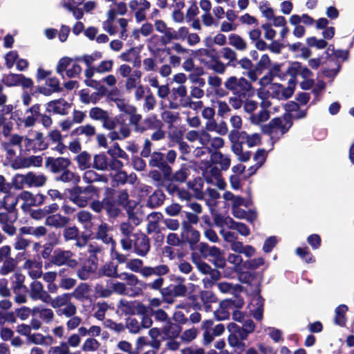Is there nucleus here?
Wrapping results in <instances>:
<instances>
[{
  "mask_svg": "<svg viewBox=\"0 0 354 354\" xmlns=\"http://www.w3.org/2000/svg\"><path fill=\"white\" fill-rule=\"evenodd\" d=\"M116 190L111 187H104L103 198L93 201L91 209L95 213L104 211L109 218H116L122 212L120 207L128 213L132 212L133 207L130 205L131 201L127 189H121L116 196Z\"/></svg>",
  "mask_w": 354,
  "mask_h": 354,
  "instance_id": "f257e3e1",
  "label": "nucleus"
},
{
  "mask_svg": "<svg viewBox=\"0 0 354 354\" xmlns=\"http://www.w3.org/2000/svg\"><path fill=\"white\" fill-rule=\"evenodd\" d=\"M227 90L232 92L236 97L230 98V104L234 109L241 107L243 99L254 95V89L252 84L245 77L237 78L236 76H231L227 79L225 84Z\"/></svg>",
  "mask_w": 354,
  "mask_h": 354,
  "instance_id": "f03ea898",
  "label": "nucleus"
},
{
  "mask_svg": "<svg viewBox=\"0 0 354 354\" xmlns=\"http://www.w3.org/2000/svg\"><path fill=\"white\" fill-rule=\"evenodd\" d=\"M69 198L80 207L89 206L91 209V204L93 201H99L100 188L93 185H88L84 187L75 185L68 189Z\"/></svg>",
  "mask_w": 354,
  "mask_h": 354,
  "instance_id": "7ed1b4c3",
  "label": "nucleus"
},
{
  "mask_svg": "<svg viewBox=\"0 0 354 354\" xmlns=\"http://www.w3.org/2000/svg\"><path fill=\"white\" fill-rule=\"evenodd\" d=\"M120 243L124 250L133 248V252L140 257H145L151 248L149 237L140 231L135 232L128 240L121 239Z\"/></svg>",
  "mask_w": 354,
  "mask_h": 354,
  "instance_id": "20e7f679",
  "label": "nucleus"
},
{
  "mask_svg": "<svg viewBox=\"0 0 354 354\" xmlns=\"http://www.w3.org/2000/svg\"><path fill=\"white\" fill-rule=\"evenodd\" d=\"M192 259L193 263L196 266L199 272L203 274H209L210 279L204 278L203 281L206 288L212 286L214 282L221 278V273L218 268H212L207 263L201 260V257L197 254L192 253Z\"/></svg>",
  "mask_w": 354,
  "mask_h": 354,
  "instance_id": "39448f33",
  "label": "nucleus"
},
{
  "mask_svg": "<svg viewBox=\"0 0 354 354\" xmlns=\"http://www.w3.org/2000/svg\"><path fill=\"white\" fill-rule=\"evenodd\" d=\"M292 118L294 117L291 113H284L283 120L285 121V124H283V120L281 118H274L272 119L268 124L262 126V132L266 135H271L274 129H279L281 133L284 134L287 133L292 126Z\"/></svg>",
  "mask_w": 354,
  "mask_h": 354,
  "instance_id": "423d86ee",
  "label": "nucleus"
},
{
  "mask_svg": "<svg viewBox=\"0 0 354 354\" xmlns=\"http://www.w3.org/2000/svg\"><path fill=\"white\" fill-rule=\"evenodd\" d=\"M73 254L70 250H62L57 248L54 250L53 254L50 259V262L54 265L61 266L66 265L71 268H75L77 266V261L73 259Z\"/></svg>",
  "mask_w": 354,
  "mask_h": 354,
  "instance_id": "0eeeda50",
  "label": "nucleus"
},
{
  "mask_svg": "<svg viewBox=\"0 0 354 354\" xmlns=\"http://www.w3.org/2000/svg\"><path fill=\"white\" fill-rule=\"evenodd\" d=\"M164 283V279L162 277H158L151 283H147L145 286V288L159 290L162 295V301L167 304H172L174 302V298L170 284L165 287L162 288Z\"/></svg>",
  "mask_w": 354,
  "mask_h": 354,
  "instance_id": "6e6552de",
  "label": "nucleus"
},
{
  "mask_svg": "<svg viewBox=\"0 0 354 354\" xmlns=\"http://www.w3.org/2000/svg\"><path fill=\"white\" fill-rule=\"evenodd\" d=\"M17 178H21V184L26 183L28 186L41 187L46 181V177L44 175H35L32 172H28L26 175H17L13 180V184L17 189H22V185H18Z\"/></svg>",
  "mask_w": 354,
  "mask_h": 354,
  "instance_id": "1a4fd4ad",
  "label": "nucleus"
},
{
  "mask_svg": "<svg viewBox=\"0 0 354 354\" xmlns=\"http://www.w3.org/2000/svg\"><path fill=\"white\" fill-rule=\"evenodd\" d=\"M72 162L70 158L64 157L54 158L48 156L46 158L45 166L54 174L59 173L68 168Z\"/></svg>",
  "mask_w": 354,
  "mask_h": 354,
  "instance_id": "9d476101",
  "label": "nucleus"
},
{
  "mask_svg": "<svg viewBox=\"0 0 354 354\" xmlns=\"http://www.w3.org/2000/svg\"><path fill=\"white\" fill-rule=\"evenodd\" d=\"M149 165L151 167H157L162 172L163 177L169 176L171 167L165 160V154L162 152L154 151L150 156Z\"/></svg>",
  "mask_w": 354,
  "mask_h": 354,
  "instance_id": "9b49d317",
  "label": "nucleus"
},
{
  "mask_svg": "<svg viewBox=\"0 0 354 354\" xmlns=\"http://www.w3.org/2000/svg\"><path fill=\"white\" fill-rule=\"evenodd\" d=\"M71 107V104L64 98L53 100L46 103V112L48 113H55L62 115L68 114V109Z\"/></svg>",
  "mask_w": 354,
  "mask_h": 354,
  "instance_id": "f8f14e48",
  "label": "nucleus"
},
{
  "mask_svg": "<svg viewBox=\"0 0 354 354\" xmlns=\"http://www.w3.org/2000/svg\"><path fill=\"white\" fill-rule=\"evenodd\" d=\"M46 84L49 88L44 86H37L36 87V92L45 96H49L53 93H59L63 90L60 86L59 80L56 77H48L46 80Z\"/></svg>",
  "mask_w": 354,
  "mask_h": 354,
  "instance_id": "ddd939ff",
  "label": "nucleus"
},
{
  "mask_svg": "<svg viewBox=\"0 0 354 354\" xmlns=\"http://www.w3.org/2000/svg\"><path fill=\"white\" fill-rule=\"evenodd\" d=\"M162 127L163 123L158 118L157 115L152 114L144 119L140 127H137V131L142 133L148 129H162Z\"/></svg>",
  "mask_w": 354,
  "mask_h": 354,
  "instance_id": "4468645a",
  "label": "nucleus"
},
{
  "mask_svg": "<svg viewBox=\"0 0 354 354\" xmlns=\"http://www.w3.org/2000/svg\"><path fill=\"white\" fill-rule=\"evenodd\" d=\"M169 272V268L167 265H158L155 267L145 266L142 270V275L145 277H149L152 275H156L162 277Z\"/></svg>",
  "mask_w": 354,
  "mask_h": 354,
  "instance_id": "2eb2a0df",
  "label": "nucleus"
},
{
  "mask_svg": "<svg viewBox=\"0 0 354 354\" xmlns=\"http://www.w3.org/2000/svg\"><path fill=\"white\" fill-rule=\"evenodd\" d=\"M211 259H209L216 268H223L226 265V259L223 252L216 246L213 245V248L210 250Z\"/></svg>",
  "mask_w": 354,
  "mask_h": 354,
  "instance_id": "dca6fc26",
  "label": "nucleus"
},
{
  "mask_svg": "<svg viewBox=\"0 0 354 354\" xmlns=\"http://www.w3.org/2000/svg\"><path fill=\"white\" fill-rule=\"evenodd\" d=\"M109 160L107 153L101 152L93 156L92 168L98 171H108L109 165Z\"/></svg>",
  "mask_w": 354,
  "mask_h": 354,
  "instance_id": "f3484780",
  "label": "nucleus"
},
{
  "mask_svg": "<svg viewBox=\"0 0 354 354\" xmlns=\"http://www.w3.org/2000/svg\"><path fill=\"white\" fill-rule=\"evenodd\" d=\"M201 62L208 68L212 69L218 74H223L226 70L227 64H223L218 55L214 56L213 59L206 60L204 58L201 59Z\"/></svg>",
  "mask_w": 354,
  "mask_h": 354,
  "instance_id": "a211bd4d",
  "label": "nucleus"
},
{
  "mask_svg": "<svg viewBox=\"0 0 354 354\" xmlns=\"http://www.w3.org/2000/svg\"><path fill=\"white\" fill-rule=\"evenodd\" d=\"M301 69V63L297 61L288 62V66L286 68V73L287 77L290 76L288 80L289 84L296 85L297 77L299 75Z\"/></svg>",
  "mask_w": 354,
  "mask_h": 354,
  "instance_id": "6ab92c4d",
  "label": "nucleus"
},
{
  "mask_svg": "<svg viewBox=\"0 0 354 354\" xmlns=\"http://www.w3.org/2000/svg\"><path fill=\"white\" fill-rule=\"evenodd\" d=\"M70 221V219L59 214L48 216L46 218L45 224L57 228L64 227Z\"/></svg>",
  "mask_w": 354,
  "mask_h": 354,
  "instance_id": "aec40b11",
  "label": "nucleus"
},
{
  "mask_svg": "<svg viewBox=\"0 0 354 354\" xmlns=\"http://www.w3.org/2000/svg\"><path fill=\"white\" fill-rule=\"evenodd\" d=\"M210 160L213 164L219 165L221 169L224 171L229 169L231 163L230 158L218 151H215L211 154Z\"/></svg>",
  "mask_w": 354,
  "mask_h": 354,
  "instance_id": "412c9836",
  "label": "nucleus"
},
{
  "mask_svg": "<svg viewBox=\"0 0 354 354\" xmlns=\"http://www.w3.org/2000/svg\"><path fill=\"white\" fill-rule=\"evenodd\" d=\"M188 175L189 170L185 165H183V167H182L180 169L176 171L174 174H172V169L171 168L169 176L163 178L165 180H168L169 182H176L181 183L186 181Z\"/></svg>",
  "mask_w": 354,
  "mask_h": 354,
  "instance_id": "4be33fe9",
  "label": "nucleus"
},
{
  "mask_svg": "<svg viewBox=\"0 0 354 354\" xmlns=\"http://www.w3.org/2000/svg\"><path fill=\"white\" fill-rule=\"evenodd\" d=\"M181 329L179 324L172 323L171 320H168L167 324L162 328V333L166 338L173 339L178 337Z\"/></svg>",
  "mask_w": 354,
  "mask_h": 354,
  "instance_id": "5701e85b",
  "label": "nucleus"
},
{
  "mask_svg": "<svg viewBox=\"0 0 354 354\" xmlns=\"http://www.w3.org/2000/svg\"><path fill=\"white\" fill-rule=\"evenodd\" d=\"M74 160L77 162V167L80 170H86L92 167L91 163V156L86 151H83L80 152L75 158Z\"/></svg>",
  "mask_w": 354,
  "mask_h": 354,
  "instance_id": "b1692460",
  "label": "nucleus"
},
{
  "mask_svg": "<svg viewBox=\"0 0 354 354\" xmlns=\"http://www.w3.org/2000/svg\"><path fill=\"white\" fill-rule=\"evenodd\" d=\"M203 180L201 177L195 178L193 180L187 182V185L189 189H192L194 193L196 198L201 200L204 197L202 189L203 187Z\"/></svg>",
  "mask_w": 354,
  "mask_h": 354,
  "instance_id": "393cba45",
  "label": "nucleus"
},
{
  "mask_svg": "<svg viewBox=\"0 0 354 354\" xmlns=\"http://www.w3.org/2000/svg\"><path fill=\"white\" fill-rule=\"evenodd\" d=\"M83 180L88 185H92L96 182L107 183L108 178L105 174H99L93 170H87L83 175Z\"/></svg>",
  "mask_w": 354,
  "mask_h": 354,
  "instance_id": "a878e982",
  "label": "nucleus"
},
{
  "mask_svg": "<svg viewBox=\"0 0 354 354\" xmlns=\"http://www.w3.org/2000/svg\"><path fill=\"white\" fill-rule=\"evenodd\" d=\"M118 264L109 261L102 266L98 270L99 276H106L110 278H118Z\"/></svg>",
  "mask_w": 354,
  "mask_h": 354,
  "instance_id": "bb28decb",
  "label": "nucleus"
},
{
  "mask_svg": "<svg viewBox=\"0 0 354 354\" xmlns=\"http://www.w3.org/2000/svg\"><path fill=\"white\" fill-rule=\"evenodd\" d=\"M18 203V198L12 194L6 195L3 200L0 201V209L3 208L6 211L11 212H17L16 206Z\"/></svg>",
  "mask_w": 354,
  "mask_h": 354,
  "instance_id": "cd10ccee",
  "label": "nucleus"
},
{
  "mask_svg": "<svg viewBox=\"0 0 354 354\" xmlns=\"http://www.w3.org/2000/svg\"><path fill=\"white\" fill-rule=\"evenodd\" d=\"M59 176L57 177V180H60L63 183H71L77 185L80 182V176L78 174L73 172L68 169H65L62 171Z\"/></svg>",
  "mask_w": 354,
  "mask_h": 354,
  "instance_id": "c85d7f7f",
  "label": "nucleus"
},
{
  "mask_svg": "<svg viewBox=\"0 0 354 354\" xmlns=\"http://www.w3.org/2000/svg\"><path fill=\"white\" fill-rule=\"evenodd\" d=\"M348 306L345 304H340L335 308L334 319L335 324L342 327L345 326L347 321L346 313L348 311Z\"/></svg>",
  "mask_w": 354,
  "mask_h": 354,
  "instance_id": "c756f323",
  "label": "nucleus"
},
{
  "mask_svg": "<svg viewBox=\"0 0 354 354\" xmlns=\"http://www.w3.org/2000/svg\"><path fill=\"white\" fill-rule=\"evenodd\" d=\"M165 194L160 190H156L148 198L147 206L155 208L160 206L165 200Z\"/></svg>",
  "mask_w": 354,
  "mask_h": 354,
  "instance_id": "7c9ffc66",
  "label": "nucleus"
},
{
  "mask_svg": "<svg viewBox=\"0 0 354 354\" xmlns=\"http://www.w3.org/2000/svg\"><path fill=\"white\" fill-rule=\"evenodd\" d=\"M285 66V63H274L272 66L269 68L270 75L273 76V77H278L281 81H284L287 79V75L286 73V70L283 71V68Z\"/></svg>",
  "mask_w": 354,
  "mask_h": 354,
  "instance_id": "2f4dec72",
  "label": "nucleus"
},
{
  "mask_svg": "<svg viewBox=\"0 0 354 354\" xmlns=\"http://www.w3.org/2000/svg\"><path fill=\"white\" fill-rule=\"evenodd\" d=\"M15 280L12 282V289L15 294H18L20 290L28 291V288L24 284L25 276L21 272H16L14 274Z\"/></svg>",
  "mask_w": 354,
  "mask_h": 354,
  "instance_id": "473e14b6",
  "label": "nucleus"
},
{
  "mask_svg": "<svg viewBox=\"0 0 354 354\" xmlns=\"http://www.w3.org/2000/svg\"><path fill=\"white\" fill-rule=\"evenodd\" d=\"M109 225L107 223H102L97 227L95 238L102 240L104 243H113V239L108 236Z\"/></svg>",
  "mask_w": 354,
  "mask_h": 354,
  "instance_id": "72a5a7b5",
  "label": "nucleus"
},
{
  "mask_svg": "<svg viewBox=\"0 0 354 354\" xmlns=\"http://www.w3.org/2000/svg\"><path fill=\"white\" fill-rule=\"evenodd\" d=\"M128 182L127 173L124 170L117 171L113 176L111 180V187L114 188L119 185H124Z\"/></svg>",
  "mask_w": 354,
  "mask_h": 354,
  "instance_id": "f704fd0d",
  "label": "nucleus"
},
{
  "mask_svg": "<svg viewBox=\"0 0 354 354\" xmlns=\"http://www.w3.org/2000/svg\"><path fill=\"white\" fill-rule=\"evenodd\" d=\"M48 145L49 143L44 138V134L41 132H37L35 136V143L32 146L33 151L45 150L48 147Z\"/></svg>",
  "mask_w": 354,
  "mask_h": 354,
  "instance_id": "c9c22d12",
  "label": "nucleus"
},
{
  "mask_svg": "<svg viewBox=\"0 0 354 354\" xmlns=\"http://www.w3.org/2000/svg\"><path fill=\"white\" fill-rule=\"evenodd\" d=\"M244 305V299L240 295H236L234 299H228L223 300L220 302L219 306L223 308H241Z\"/></svg>",
  "mask_w": 354,
  "mask_h": 354,
  "instance_id": "e433bc0d",
  "label": "nucleus"
},
{
  "mask_svg": "<svg viewBox=\"0 0 354 354\" xmlns=\"http://www.w3.org/2000/svg\"><path fill=\"white\" fill-rule=\"evenodd\" d=\"M21 162L20 164H18L17 162V161H15V163L12 165V167L15 169H19L21 167H27L31 165H32L35 167H40L42 164V158L39 156H32L29 158V159H28L29 162L27 164L26 163V159H24L23 160H21Z\"/></svg>",
  "mask_w": 354,
  "mask_h": 354,
  "instance_id": "4c0bfd02",
  "label": "nucleus"
},
{
  "mask_svg": "<svg viewBox=\"0 0 354 354\" xmlns=\"http://www.w3.org/2000/svg\"><path fill=\"white\" fill-rule=\"evenodd\" d=\"M106 153L111 157L120 158L124 160H129L127 153L120 147L118 142L113 145L107 150Z\"/></svg>",
  "mask_w": 354,
  "mask_h": 354,
  "instance_id": "58836bf2",
  "label": "nucleus"
},
{
  "mask_svg": "<svg viewBox=\"0 0 354 354\" xmlns=\"http://www.w3.org/2000/svg\"><path fill=\"white\" fill-rule=\"evenodd\" d=\"M229 44L239 50H244L247 48L245 41L241 36L234 33L229 36Z\"/></svg>",
  "mask_w": 354,
  "mask_h": 354,
  "instance_id": "ea45409f",
  "label": "nucleus"
},
{
  "mask_svg": "<svg viewBox=\"0 0 354 354\" xmlns=\"http://www.w3.org/2000/svg\"><path fill=\"white\" fill-rule=\"evenodd\" d=\"M295 253L307 263H312L315 262V258L310 252L308 247H299L296 249Z\"/></svg>",
  "mask_w": 354,
  "mask_h": 354,
  "instance_id": "a19ab883",
  "label": "nucleus"
},
{
  "mask_svg": "<svg viewBox=\"0 0 354 354\" xmlns=\"http://www.w3.org/2000/svg\"><path fill=\"white\" fill-rule=\"evenodd\" d=\"M21 77V73H10L8 75H4L2 79V82L3 84L8 86H19V80Z\"/></svg>",
  "mask_w": 354,
  "mask_h": 354,
  "instance_id": "79ce46f5",
  "label": "nucleus"
},
{
  "mask_svg": "<svg viewBox=\"0 0 354 354\" xmlns=\"http://www.w3.org/2000/svg\"><path fill=\"white\" fill-rule=\"evenodd\" d=\"M71 298V295L69 293L59 295L51 301V306L54 308H57L67 305L70 302Z\"/></svg>",
  "mask_w": 354,
  "mask_h": 354,
  "instance_id": "37998d69",
  "label": "nucleus"
},
{
  "mask_svg": "<svg viewBox=\"0 0 354 354\" xmlns=\"http://www.w3.org/2000/svg\"><path fill=\"white\" fill-rule=\"evenodd\" d=\"M183 239L189 244L190 248L193 250L194 245L198 243L200 240V232L194 229L185 234V237Z\"/></svg>",
  "mask_w": 354,
  "mask_h": 354,
  "instance_id": "c03bdc74",
  "label": "nucleus"
},
{
  "mask_svg": "<svg viewBox=\"0 0 354 354\" xmlns=\"http://www.w3.org/2000/svg\"><path fill=\"white\" fill-rule=\"evenodd\" d=\"M17 266L15 260L10 256L3 261V266L1 267L0 273L6 275L14 270Z\"/></svg>",
  "mask_w": 354,
  "mask_h": 354,
  "instance_id": "a18cd8bd",
  "label": "nucleus"
},
{
  "mask_svg": "<svg viewBox=\"0 0 354 354\" xmlns=\"http://www.w3.org/2000/svg\"><path fill=\"white\" fill-rule=\"evenodd\" d=\"M44 291L43 285L39 281L35 280L30 284V297L32 299L37 300L41 297L40 295Z\"/></svg>",
  "mask_w": 354,
  "mask_h": 354,
  "instance_id": "49530a36",
  "label": "nucleus"
},
{
  "mask_svg": "<svg viewBox=\"0 0 354 354\" xmlns=\"http://www.w3.org/2000/svg\"><path fill=\"white\" fill-rule=\"evenodd\" d=\"M109 113L97 106L93 107L89 111V117L93 120L102 121Z\"/></svg>",
  "mask_w": 354,
  "mask_h": 354,
  "instance_id": "de8ad7c7",
  "label": "nucleus"
},
{
  "mask_svg": "<svg viewBox=\"0 0 354 354\" xmlns=\"http://www.w3.org/2000/svg\"><path fill=\"white\" fill-rule=\"evenodd\" d=\"M97 268V265L92 261V265L89 266H83L77 270V275L82 280H86L89 277L90 273L93 272Z\"/></svg>",
  "mask_w": 354,
  "mask_h": 354,
  "instance_id": "09e8293b",
  "label": "nucleus"
},
{
  "mask_svg": "<svg viewBox=\"0 0 354 354\" xmlns=\"http://www.w3.org/2000/svg\"><path fill=\"white\" fill-rule=\"evenodd\" d=\"M306 44L309 47H316L317 49H324L328 45V42L324 39H317L315 36L308 37Z\"/></svg>",
  "mask_w": 354,
  "mask_h": 354,
  "instance_id": "8fccbe9b",
  "label": "nucleus"
},
{
  "mask_svg": "<svg viewBox=\"0 0 354 354\" xmlns=\"http://www.w3.org/2000/svg\"><path fill=\"white\" fill-rule=\"evenodd\" d=\"M72 59L68 57H64L61 58L56 66V72L60 75L62 78L64 77V72L67 71L68 66L71 64Z\"/></svg>",
  "mask_w": 354,
  "mask_h": 354,
  "instance_id": "3c124183",
  "label": "nucleus"
},
{
  "mask_svg": "<svg viewBox=\"0 0 354 354\" xmlns=\"http://www.w3.org/2000/svg\"><path fill=\"white\" fill-rule=\"evenodd\" d=\"M116 243L115 241H113L111 248V257L112 259L117 260L118 264H121L124 263H127L128 255L120 254L115 249Z\"/></svg>",
  "mask_w": 354,
  "mask_h": 354,
  "instance_id": "603ef678",
  "label": "nucleus"
},
{
  "mask_svg": "<svg viewBox=\"0 0 354 354\" xmlns=\"http://www.w3.org/2000/svg\"><path fill=\"white\" fill-rule=\"evenodd\" d=\"M18 218L17 212H0V224H6L7 223H14Z\"/></svg>",
  "mask_w": 354,
  "mask_h": 354,
  "instance_id": "864d4df0",
  "label": "nucleus"
},
{
  "mask_svg": "<svg viewBox=\"0 0 354 354\" xmlns=\"http://www.w3.org/2000/svg\"><path fill=\"white\" fill-rule=\"evenodd\" d=\"M200 298L203 304H212L217 301L216 296L210 290H201Z\"/></svg>",
  "mask_w": 354,
  "mask_h": 354,
  "instance_id": "5fc2aeb1",
  "label": "nucleus"
},
{
  "mask_svg": "<svg viewBox=\"0 0 354 354\" xmlns=\"http://www.w3.org/2000/svg\"><path fill=\"white\" fill-rule=\"evenodd\" d=\"M115 104L120 111H122L127 115L129 113H133L135 111H137L136 106L127 104L124 99L120 98L116 101Z\"/></svg>",
  "mask_w": 354,
  "mask_h": 354,
  "instance_id": "6e6d98bb",
  "label": "nucleus"
},
{
  "mask_svg": "<svg viewBox=\"0 0 354 354\" xmlns=\"http://www.w3.org/2000/svg\"><path fill=\"white\" fill-rule=\"evenodd\" d=\"M142 260L133 259L127 262L126 267L133 272H140L142 274Z\"/></svg>",
  "mask_w": 354,
  "mask_h": 354,
  "instance_id": "4d7b16f0",
  "label": "nucleus"
},
{
  "mask_svg": "<svg viewBox=\"0 0 354 354\" xmlns=\"http://www.w3.org/2000/svg\"><path fill=\"white\" fill-rule=\"evenodd\" d=\"M259 10L261 11L263 15L268 19H271L274 17V10L270 7V3L267 1L260 2Z\"/></svg>",
  "mask_w": 354,
  "mask_h": 354,
  "instance_id": "13d9d810",
  "label": "nucleus"
},
{
  "mask_svg": "<svg viewBox=\"0 0 354 354\" xmlns=\"http://www.w3.org/2000/svg\"><path fill=\"white\" fill-rule=\"evenodd\" d=\"M223 57L229 60V62L227 64L228 66H235V64L233 63L234 61H236V53L234 50L231 49L229 47H225L223 48Z\"/></svg>",
  "mask_w": 354,
  "mask_h": 354,
  "instance_id": "bf43d9fd",
  "label": "nucleus"
},
{
  "mask_svg": "<svg viewBox=\"0 0 354 354\" xmlns=\"http://www.w3.org/2000/svg\"><path fill=\"white\" fill-rule=\"evenodd\" d=\"M98 341L94 338H88L82 346L84 351H94L98 349L100 346Z\"/></svg>",
  "mask_w": 354,
  "mask_h": 354,
  "instance_id": "052dcab7",
  "label": "nucleus"
},
{
  "mask_svg": "<svg viewBox=\"0 0 354 354\" xmlns=\"http://www.w3.org/2000/svg\"><path fill=\"white\" fill-rule=\"evenodd\" d=\"M18 58L19 54L17 50H11L6 53L5 55L6 67L9 69L11 68L17 61Z\"/></svg>",
  "mask_w": 354,
  "mask_h": 354,
  "instance_id": "680f3d73",
  "label": "nucleus"
},
{
  "mask_svg": "<svg viewBox=\"0 0 354 354\" xmlns=\"http://www.w3.org/2000/svg\"><path fill=\"white\" fill-rule=\"evenodd\" d=\"M271 61L267 54H264L261 56L260 60L256 64L257 70L259 71V73H261L265 69L268 68L270 65Z\"/></svg>",
  "mask_w": 354,
  "mask_h": 354,
  "instance_id": "e2e57ef3",
  "label": "nucleus"
},
{
  "mask_svg": "<svg viewBox=\"0 0 354 354\" xmlns=\"http://www.w3.org/2000/svg\"><path fill=\"white\" fill-rule=\"evenodd\" d=\"M63 235L66 241L77 239L79 235L78 228L75 226L66 227L64 230Z\"/></svg>",
  "mask_w": 354,
  "mask_h": 354,
  "instance_id": "0e129e2a",
  "label": "nucleus"
},
{
  "mask_svg": "<svg viewBox=\"0 0 354 354\" xmlns=\"http://www.w3.org/2000/svg\"><path fill=\"white\" fill-rule=\"evenodd\" d=\"M307 242L313 250H317L322 245V239L319 234H313L307 237Z\"/></svg>",
  "mask_w": 354,
  "mask_h": 354,
  "instance_id": "69168bd1",
  "label": "nucleus"
},
{
  "mask_svg": "<svg viewBox=\"0 0 354 354\" xmlns=\"http://www.w3.org/2000/svg\"><path fill=\"white\" fill-rule=\"evenodd\" d=\"M161 118L165 123L172 124L178 118V113H174L170 111H164L161 113Z\"/></svg>",
  "mask_w": 354,
  "mask_h": 354,
  "instance_id": "338daca9",
  "label": "nucleus"
},
{
  "mask_svg": "<svg viewBox=\"0 0 354 354\" xmlns=\"http://www.w3.org/2000/svg\"><path fill=\"white\" fill-rule=\"evenodd\" d=\"M68 345L67 343L62 342L59 346H52L48 351V354H68Z\"/></svg>",
  "mask_w": 354,
  "mask_h": 354,
  "instance_id": "774afa93",
  "label": "nucleus"
}]
</instances>
